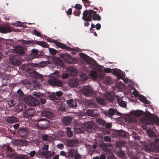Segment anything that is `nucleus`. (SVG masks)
Here are the masks:
<instances>
[{
  "label": "nucleus",
  "mask_w": 159,
  "mask_h": 159,
  "mask_svg": "<svg viewBox=\"0 0 159 159\" xmlns=\"http://www.w3.org/2000/svg\"><path fill=\"white\" fill-rule=\"evenodd\" d=\"M82 19L84 21H91L92 19L93 20L100 21L101 20L100 16L97 14V12L93 10H86L83 12Z\"/></svg>",
  "instance_id": "f257e3e1"
},
{
  "label": "nucleus",
  "mask_w": 159,
  "mask_h": 159,
  "mask_svg": "<svg viewBox=\"0 0 159 159\" xmlns=\"http://www.w3.org/2000/svg\"><path fill=\"white\" fill-rule=\"evenodd\" d=\"M49 124V122L48 120L43 118L37 120L35 122V125L39 129L42 130L49 128L50 126Z\"/></svg>",
  "instance_id": "f03ea898"
},
{
  "label": "nucleus",
  "mask_w": 159,
  "mask_h": 159,
  "mask_svg": "<svg viewBox=\"0 0 159 159\" xmlns=\"http://www.w3.org/2000/svg\"><path fill=\"white\" fill-rule=\"evenodd\" d=\"M143 113L142 111H134L132 112L131 115L128 117V121L132 123L136 122L138 117L142 116Z\"/></svg>",
  "instance_id": "7ed1b4c3"
},
{
  "label": "nucleus",
  "mask_w": 159,
  "mask_h": 159,
  "mask_svg": "<svg viewBox=\"0 0 159 159\" xmlns=\"http://www.w3.org/2000/svg\"><path fill=\"white\" fill-rule=\"evenodd\" d=\"M81 91V93L86 96L95 97L96 94L93 92L92 88L89 86H86L82 87Z\"/></svg>",
  "instance_id": "20e7f679"
},
{
  "label": "nucleus",
  "mask_w": 159,
  "mask_h": 159,
  "mask_svg": "<svg viewBox=\"0 0 159 159\" xmlns=\"http://www.w3.org/2000/svg\"><path fill=\"white\" fill-rule=\"evenodd\" d=\"M25 102L30 106H36L38 105L39 102L37 99L30 95H27L24 98Z\"/></svg>",
  "instance_id": "39448f33"
},
{
  "label": "nucleus",
  "mask_w": 159,
  "mask_h": 159,
  "mask_svg": "<svg viewBox=\"0 0 159 159\" xmlns=\"http://www.w3.org/2000/svg\"><path fill=\"white\" fill-rule=\"evenodd\" d=\"M49 84L54 86L62 87L63 85V82L57 78L52 77L50 78L48 80Z\"/></svg>",
  "instance_id": "423d86ee"
},
{
  "label": "nucleus",
  "mask_w": 159,
  "mask_h": 159,
  "mask_svg": "<svg viewBox=\"0 0 159 159\" xmlns=\"http://www.w3.org/2000/svg\"><path fill=\"white\" fill-rule=\"evenodd\" d=\"M30 133L29 130L27 128H20L18 130V133L19 136L25 139L28 137Z\"/></svg>",
  "instance_id": "0eeeda50"
},
{
  "label": "nucleus",
  "mask_w": 159,
  "mask_h": 159,
  "mask_svg": "<svg viewBox=\"0 0 159 159\" xmlns=\"http://www.w3.org/2000/svg\"><path fill=\"white\" fill-rule=\"evenodd\" d=\"M63 93L61 91H57L56 92H53L52 94L49 95L48 96V98L49 99H51L53 101L56 102H59L60 100L57 98L56 97V96L57 97H60L62 95Z\"/></svg>",
  "instance_id": "6e6552de"
},
{
  "label": "nucleus",
  "mask_w": 159,
  "mask_h": 159,
  "mask_svg": "<svg viewBox=\"0 0 159 159\" xmlns=\"http://www.w3.org/2000/svg\"><path fill=\"white\" fill-rule=\"evenodd\" d=\"M21 58L19 55L11 56L9 58V61L13 65L17 66L21 64Z\"/></svg>",
  "instance_id": "1a4fd4ad"
},
{
  "label": "nucleus",
  "mask_w": 159,
  "mask_h": 159,
  "mask_svg": "<svg viewBox=\"0 0 159 159\" xmlns=\"http://www.w3.org/2000/svg\"><path fill=\"white\" fill-rule=\"evenodd\" d=\"M35 110L32 108L26 109L23 113V116L25 118L30 119L33 117L35 114Z\"/></svg>",
  "instance_id": "9d476101"
},
{
  "label": "nucleus",
  "mask_w": 159,
  "mask_h": 159,
  "mask_svg": "<svg viewBox=\"0 0 159 159\" xmlns=\"http://www.w3.org/2000/svg\"><path fill=\"white\" fill-rule=\"evenodd\" d=\"M152 151L159 152V139H154V142L151 143L150 149L149 150Z\"/></svg>",
  "instance_id": "9b49d317"
},
{
  "label": "nucleus",
  "mask_w": 159,
  "mask_h": 159,
  "mask_svg": "<svg viewBox=\"0 0 159 159\" xmlns=\"http://www.w3.org/2000/svg\"><path fill=\"white\" fill-rule=\"evenodd\" d=\"M7 157L10 158L15 159H29V158L27 155L22 154H8L7 155Z\"/></svg>",
  "instance_id": "f8f14e48"
},
{
  "label": "nucleus",
  "mask_w": 159,
  "mask_h": 159,
  "mask_svg": "<svg viewBox=\"0 0 159 159\" xmlns=\"http://www.w3.org/2000/svg\"><path fill=\"white\" fill-rule=\"evenodd\" d=\"M85 124L84 123L78 122L75 125L74 130L75 133H80L83 132L84 128H85Z\"/></svg>",
  "instance_id": "ddd939ff"
},
{
  "label": "nucleus",
  "mask_w": 159,
  "mask_h": 159,
  "mask_svg": "<svg viewBox=\"0 0 159 159\" xmlns=\"http://www.w3.org/2000/svg\"><path fill=\"white\" fill-rule=\"evenodd\" d=\"M40 115L49 119L53 118L54 116V113L48 109H45L41 111Z\"/></svg>",
  "instance_id": "4468645a"
},
{
  "label": "nucleus",
  "mask_w": 159,
  "mask_h": 159,
  "mask_svg": "<svg viewBox=\"0 0 159 159\" xmlns=\"http://www.w3.org/2000/svg\"><path fill=\"white\" fill-rule=\"evenodd\" d=\"M104 114L107 116L110 117L114 115H120V113L116 109L113 108H111L109 111H105L104 112Z\"/></svg>",
  "instance_id": "2eb2a0df"
},
{
  "label": "nucleus",
  "mask_w": 159,
  "mask_h": 159,
  "mask_svg": "<svg viewBox=\"0 0 159 159\" xmlns=\"http://www.w3.org/2000/svg\"><path fill=\"white\" fill-rule=\"evenodd\" d=\"M42 155L43 157L47 159L49 157L52 156L54 155V153L51 152L49 151H46V152H39L36 155L37 156L39 157L40 155Z\"/></svg>",
  "instance_id": "dca6fc26"
},
{
  "label": "nucleus",
  "mask_w": 159,
  "mask_h": 159,
  "mask_svg": "<svg viewBox=\"0 0 159 159\" xmlns=\"http://www.w3.org/2000/svg\"><path fill=\"white\" fill-rule=\"evenodd\" d=\"M66 103L68 105V107L70 109L72 108L75 109L77 108V105L76 101L72 99L67 100Z\"/></svg>",
  "instance_id": "f3484780"
},
{
  "label": "nucleus",
  "mask_w": 159,
  "mask_h": 159,
  "mask_svg": "<svg viewBox=\"0 0 159 159\" xmlns=\"http://www.w3.org/2000/svg\"><path fill=\"white\" fill-rule=\"evenodd\" d=\"M61 57L66 62L72 64L73 58L70 55L67 53L61 54H60Z\"/></svg>",
  "instance_id": "a211bd4d"
},
{
  "label": "nucleus",
  "mask_w": 159,
  "mask_h": 159,
  "mask_svg": "<svg viewBox=\"0 0 159 159\" xmlns=\"http://www.w3.org/2000/svg\"><path fill=\"white\" fill-rule=\"evenodd\" d=\"M85 128L87 129H95L97 128V124L92 121L84 123Z\"/></svg>",
  "instance_id": "6ab92c4d"
},
{
  "label": "nucleus",
  "mask_w": 159,
  "mask_h": 159,
  "mask_svg": "<svg viewBox=\"0 0 159 159\" xmlns=\"http://www.w3.org/2000/svg\"><path fill=\"white\" fill-rule=\"evenodd\" d=\"M72 120V118L70 116H66L63 117L62 122V124L66 126L70 125L71 123Z\"/></svg>",
  "instance_id": "aec40b11"
},
{
  "label": "nucleus",
  "mask_w": 159,
  "mask_h": 159,
  "mask_svg": "<svg viewBox=\"0 0 159 159\" xmlns=\"http://www.w3.org/2000/svg\"><path fill=\"white\" fill-rule=\"evenodd\" d=\"M14 144L16 146H26L28 143V142L25 140L17 139L14 141Z\"/></svg>",
  "instance_id": "412c9836"
},
{
  "label": "nucleus",
  "mask_w": 159,
  "mask_h": 159,
  "mask_svg": "<svg viewBox=\"0 0 159 159\" xmlns=\"http://www.w3.org/2000/svg\"><path fill=\"white\" fill-rule=\"evenodd\" d=\"M6 121L9 124H12L17 122L19 121V119L17 117L13 116H9L6 119Z\"/></svg>",
  "instance_id": "4be33fe9"
},
{
  "label": "nucleus",
  "mask_w": 159,
  "mask_h": 159,
  "mask_svg": "<svg viewBox=\"0 0 159 159\" xmlns=\"http://www.w3.org/2000/svg\"><path fill=\"white\" fill-rule=\"evenodd\" d=\"M87 114L89 116L94 117H97L99 116L98 111L97 109L88 110H87Z\"/></svg>",
  "instance_id": "5701e85b"
},
{
  "label": "nucleus",
  "mask_w": 159,
  "mask_h": 159,
  "mask_svg": "<svg viewBox=\"0 0 159 159\" xmlns=\"http://www.w3.org/2000/svg\"><path fill=\"white\" fill-rule=\"evenodd\" d=\"M55 44L57 46L62 49H66L68 51H72L73 50L72 48L67 46L65 44L58 42L57 41L55 43Z\"/></svg>",
  "instance_id": "b1692460"
},
{
  "label": "nucleus",
  "mask_w": 159,
  "mask_h": 159,
  "mask_svg": "<svg viewBox=\"0 0 159 159\" xmlns=\"http://www.w3.org/2000/svg\"><path fill=\"white\" fill-rule=\"evenodd\" d=\"M79 84V80L75 78L70 79L68 82L69 85L70 87H76Z\"/></svg>",
  "instance_id": "393cba45"
},
{
  "label": "nucleus",
  "mask_w": 159,
  "mask_h": 159,
  "mask_svg": "<svg viewBox=\"0 0 159 159\" xmlns=\"http://www.w3.org/2000/svg\"><path fill=\"white\" fill-rule=\"evenodd\" d=\"M67 71L69 75L73 76L76 75L78 73L77 69L72 67L67 68Z\"/></svg>",
  "instance_id": "a878e982"
},
{
  "label": "nucleus",
  "mask_w": 159,
  "mask_h": 159,
  "mask_svg": "<svg viewBox=\"0 0 159 159\" xmlns=\"http://www.w3.org/2000/svg\"><path fill=\"white\" fill-rule=\"evenodd\" d=\"M78 141L76 139L68 140L66 142V144L69 147H73L78 144Z\"/></svg>",
  "instance_id": "bb28decb"
},
{
  "label": "nucleus",
  "mask_w": 159,
  "mask_h": 159,
  "mask_svg": "<svg viewBox=\"0 0 159 159\" xmlns=\"http://www.w3.org/2000/svg\"><path fill=\"white\" fill-rule=\"evenodd\" d=\"M11 31L10 27L8 26H0V33H7L11 32Z\"/></svg>",
  "instance_id": "cd10ccee"
},
{
  "label": "nucleus",
  "mask_w": 159,
  "mask_h": 159,
  "mask_svg": "<svg viewBox=\"0 0 159 159\" xmlns=\"http://www.w3.org/2000/svg\"><path fill=\"white\" fill-rule=\"evenodd\" d=\"M38 50L34 49H32L30 54L29 55V60H31L34 58L38 57Z\"/></svg>",
  "instance_id": "c85d7f7f"
},
{
  "label": "nucleus",
  "mask_w": 159,
  "mask_h": 159,
  "mask_svg": "<svg viewBox=\"0 0 159 159\" xmlns=\"http://www.w3.org/2000/svg\"><path fill=\"white\" fill-rule=\"evenodd\" d=\"M14 51L16 53L20 54H23L24 53L25 49L24 48L21 46H18L13 49Z\"/></svg>",
  "instance_id": "c756f323"
},
{
  "label": "nucleus",
  "mask_w": 159,
  "mask_h": 159,
  "mask_svg": "<svg viewBox=\"0 0 159 159\" xmlns=\"http://www.w3.org/2000/svg\"><path fill=\"white\" fill-rule=\"evenodd\" d=\"M147 122L148 125H153L155 123L158 124H159V117H157L150 119L148 120Z\"/></svg>",
  "instance_id": "7c9ffc66"
},
{
  "label": "nucleus",
  "mask_w": 159,
  "mask_h": 159,
  "mask_svg": "<svg viewBox=\"0 0 159 159\" xmlns=\"http://www.w3.org/2000/svg\"><path fill=\"white\" fill-rule=\"evenodd\" d=\"M77 153V150L75 149H71L67 152V157L71 159L74 157V155Z\"/></svg>",
  "instance_id": "2f4dec72"
},
{
  "label": "nucleus",
  "mask_w": 159,
  "mask_h": 159,
  "mask_svg": "<svg viewBox=\"0 0 159 159\" xmlns=\"http://www.w3.org/2000/svg\"><path fill=\"white\" fill-rule=\"evenodd\" d=\"M30 76L37 79H40L43 78V76L37 71H33L30 73Z\"/></svg>",
  "instance_id": "473e14b6"
},
{
  "label": "nucleus",
  "mask_w": 159,
  "mask_h": 159,
  "mask_svg": "<svg viewBox=\"0 0 159 159\" xmlns=\"http://www.w3.org/2000/svg\"><path fill=\"white\" fill-rule=\"evenodd\" d=\"M40 138L42 140L44 141H51L52 139V137L48 136L47 134H42L40 135Z\"/></svg>",
  "instance_id": "72a5a7b5"
},
{
  "label": "nucleus",
  "mask_w": 159,
  "mask_h": 159,
  "mask_svg": "<svg viewBox=\"0 0 159 159\" xmlns=\"http://www.w3.org/2000/svg\"><path fill=\"white\" fill-rule=\"evenodd\" d=\"M112 146V144L110 143H102L99 144L100 147L105 150L107 149V147H111Z\"/></svg>",
  "instance_id": "f704fd0d"
},
{
  "label": "nucleus",
  "mask_w": 159,
  "mask_h": 159,
  "mask_svg": "<svg viewBox=\"0 0 159 159\" xmlns=\"http://www.w3.org/2000/svg\"><path fill=\"white\" fill-rule=\"evenodd\" d=\"M34 43L39 45L43 48H48L49 47V45L46 42L42 41H36Z\"/></svg>",
  "instance_id": "c9c22d12"
},
{
  "label": "nucleus",
  "mask_w": 159,
  "mask_h": 159,
  "mask_svg": "<svg viewBox=\"0 0 159 159\" xmlns=\"http://www.w3.org/2000/svg\"><path fill=\"white\" fill-rule=\"evenodd\" d=\"M104 98L110 101H112L114 99V97L110 93H106L104 96Z\"/></svg>",
  "instance_id": "e433bc0d"
},
{
  "label": "nucleus",
  "mask_w": 159,
  "mask_h": 159,
  "mask_svg": "<svg viewBox=\"0 0 159 159\" xmlns=\"http://www.w3.org/2000/svg\"><path fill=\"white\" fill-rule=\"evenodd\" d=\"M2 68L4 71H10L11 70V67L8 64L4 63L2 66Z\"/></svg>",
  "instance_id": "4c0bfd02"
},
{
  "label": "nucleus",
  "mask_w": 159,
  "mask_h": 159,
  "mask_svg": "<svg viewBox=\"0 0 159 159\" xmlns=\"http://www.w3.org/2000/svg\"><path fill=\"white\" fill-rule=\"evenodd\" d=\"M53 61L57 64L60 65L61 67H63L64 63L58 57H55L53 59Z\"/></svg>",
  "instance_id": "58836bf2"
},
{
  "label": "nucleus",
  "mask_w": 159,
  "mask_h": 159,
  "mask_svg": "<svg viewBox=\"0 0 159 159\" xmlns=\"http://www.w3.org/2000/svg\"><path fill=\"white\" fill-rule=\"evenodd\" d=\"M105 153L107 159H113L114 156L112 152L110 151H106Z\"/></svg>",
  "instance_id": "ea45409f"
},
{
  "label": "nucleus",
  "mask_w": 159,
  "mask_h": 159,
  "mask_svg": "<svg viewBox=\"0 0 159 159\" xmlns=\"http://www.w3.org/2000/svg\"><path fill=\"white\" fill-rule=\"evenodd\" d=\"M117 101L118 104L121 107H125L126 106V104L125 102L122 100L120 98H117Z\"/></svg>",
  "instance_id": "a19ab883"
},
{
  "label": "nucleus",
  "mask_w": 159,
  "mask_h": 159,
  "mask_svg": "<svg viewBox=\"0 0 159 159\" xmlns=\"http://www.w3.org/2000/svg\"><path fill=\"white\" fill-rule=\"evenodd\" d=\"M139 99L141 102L145 104L149 103L147 99L146 98L142 95H139Z\"/></svg>",
  "instance_id": "79ce46f5"
},
{
  "label": "nucleus",
  "mask_w": 159,
  "mask_h": 159,
  "mask_svg": "<svg viewBox=\"0 0 159 159\" xmlns=\"http://www.w3.org/2000/svg\"><path fill=\"white\" fill-rule=\"evenodd\" d=\"M25 107L21 105H18L15 107V110L17 112H20L22 111Z\"/></svg>",
  "instance_id": "37998d69"
},
{
  "label": "nucleus",
  "mask_w": 159,
  "mask_h": 159,
  "mask_svg": "<svg viewBox=\"0 0 159 159\" xmlns=\"http://www.w3.org/2000/svg\"><path fill=\"white\" fill-rule=\"evenodd\" d=\"M96 100L98 103L101 105H105L106 104V102L103 99L101 98H96Z\"/></svg>",
  "instance_id": "c03bdc74"
},
{
  "label": "nucleus",
  "mask_w": 159,
  "mask_h": 159,
  "mask_svg": "<svg viewBox=\"0 0 159 159\" xmlns=\"http://www.w3.org/2000/svg\"><path fill=\"white\" fill-rule=\"evenodd\" d=\"M21 84L23 85H24L27 87H28L30 86L31 83L29 80L25 79L21 80Z\"/></svg>",
  "instance_id": "a18cd8bd"
},
{
  "label": "nucleus",
  "mask_w": 159,
  "mask_h": 159,
  "mask_svg": "<svg viewBox=\"0 0 159 159\" xmlns=\"http://www.w3.org/2000/svg\"><path fill=\"white\" fill-rule=\"evenodd\" d=\"M117 133L118 135L120 137H125L127 136L126 133L122 129L118 130Z\"/></svg>",
  "instance_id": "49530a36"
},
{
  "label": "nucleus",
  "mask_w": 159,
  "mask_h": 159,
  "mask_svg": "<svg viewBox=\"0 0 159 159\" xmlns=\"http://www.w3.org/2000/svg\"><path fill=\"white\" fill-rule=\"evenodd\" d=\"M121 73V72L117 70L114 71L113 72V74L118 78H122Z\"/></svg>",
  "instance_id": "de8ad7c7"
},
{
  "label": "nucleus",
  "mask_w": 159,
  "mask_h": 159,
  "mask_svg": "<svg viewBox=\"0 0 159 159\" xmlns=\"http://www.w3.org/2000/svg\"><path fill=\"white\" fill-rule=\"evenodd\" d=\"M3 148L5 150H6L7 152L8 153H9L12 152L14 151V150L12 149L11 147L9 146L8 144L7 145L6 144L5 146Z\"/></svg>",
  "instance_id": "09e8293b"
},
{
  "label": "nucleus",
  "mask_w": 159,
  "mask_h": 159,
  "mask_svg": "<svg viewBox=\"0 0 159 159\" xmlns=\"http://www.w3.org/2000/svg\"><path fill=\"white\" fill-rule=\"evenodd\" d=\"M66 133L67 136L69 137H71L73 135V133L71 131V129L69 127H67L66 128Z\"/></svg>",
  "instance_id": "8fccbe9b"
},
{
  "label": "nucleus",
  "mask_w": 159,
  "mask_h": 159,
  "mask_svg": "<svg viewBox=\"0 0 159 159\" xmlns=\"http://www.w3.org/2000/svg\"><path fill=\"white\" fill-rule=\"evenodd\" d=\"M59 109L62 111H66L68 110V108L64 104H62L60 106Z\"/></svg>",
  "instance_id": "3c124183"
},
{
  "label": "nucleus",
  "mask_w": 159,
  "mask_h": 159,
  "mask_svg": "<svg viewBox=\"0 0 159 159\" xmlns=\"http://www.w3.org/2000/svg\"><path fill=\"white\" fill-rule=\"evenodd\" d=\"M8 106L10 107H13L16 103L15 101L13 99H10L7 102Z\"/></svg>",
  "instance_id": "603ef678"
},
{
  "label": "nucleus",
  "mask_w": 159,
  "mask_h": 159,
  "mask_svg": "<svg viewBox=\"0 0 159 159\" xmlns=\"http://www.w3.org/2000/svg\"><path fill=\"white\" fill-rule=\"evenodd\" d=\"M17 94L20 98H23L24 96V94L23 91L19 89L17 91Z\"/></svg>",
  "instance_id": "864d4df0"
},
{
  "label": "nucleus",
  "mask_w": 159,
  "mask_h": 159,
  "mask_svg": "<svg viewBox=\"0 0 159 159\" xmlns=\"http://www.w3.org/2000/svg\"><path fill=\"white\" fill-rule=\"evenodd\" d=\"M105 82L107 84L112 83V81L111 77L110 76L107 77L105 80Z\"/></svg>",
  "instance_id": "5fc2aeb1"
},
{
  "label": "nucleus",
  "mask_w": 159,
  "mask_h": 159,
  "mask_svg": "<svg viewBox=\"0 0 159 159\" xmlns=\"http://www.w3.org/2000/svg\"><path fill=\"white\" fill-rule=\"evenodd\" d=\"M21 69L22 70H24L25 71H28L29 69V67L28 65L24 64L21 66Z\"/></svg>",
  "instance_id": "6e6d98bb"
},
{
  "label": "nucleus",
  "mask_w": 159,
  "mask_h": 159,
  "mask_svg": "<svg viewBox=\"0 0 159 159\" xmlns=\"http://www.w3.org/2000/svg\"><path fill=\"white\" fill-rule=\"evenodd\" d=\"M89 106L90 107L97 108L98 106L95 102H91L89 103Z\"/></svg>",
  "instance_id": "4d7b16f0"
},
{
  "label": "nucleus",
  "mask_w": 159,
  "mask_h": 159,
  "mask_svg": "<svg viewBox=\"0 0 159 159\" xmlns=\"http://www.w3.org/2000/svg\"><path fill=\"white\" fill-rule=\"evenodd\" d=\"M97 73L94 70H92L91 71L90 74V76L92 78H96L97 77Z\"/></svg>",
  "instance_id": "13d9d810"
},
{
  "label": "nucleus",
  "mask_w": 159,
  "mask_h": 159,
  "mask_svg": "<svg viewBox=\"0 0 159 159\" xmlns=\"http://www.w3.org/2000/svg\"><path fill=\"white\" fill-rule=\"evenodd\" d=\"M49 52L52 55H55L57 52V51L54 49L52 48H49Z\"/></svg>",
  "instance_id": "bf43d9fd"
},
{
  "label": "nucleus",
  "mask_w": 159,
  "mask_h": 159,
  "mask_svg": "<svg viewBox=\"0 0 159 159\" xmlns=\"http://www.w3.org/2000/svg\"><path fill=\"white\" fill-rule=\"evenodd\" d=\"M118 154L119 157L123 158L125 156V153L121 151L120 150V151L118 152Z\"/></svg>",
  "instance_id": "052dcab7"
},
{
  "label": "nucleus",
  "mask_w": 159,
  "mask_h": 159,
  "mask_svg": "<svg viewBox=\"0 0 159 159\" xmlns=\"http://www.w3.org/2000/svg\"><path fill=\"white\" fill-rule=\"evenodd\" d=\"M103 139L105 141L111 142V139L109 136H105L103 138Z\"/></svg>",
  "instance_id": "680f3d73"
},
{
  "label": "nucleus",
  "mask_w": 159,
  "mask_h": 159,
  "mask_svg": "<svg viewBox=\"0 0 159 159\" xmlns=\"http://www.w3.org/2000/svg\"><path fill=\"white\" fill-rule=\"evenodd\" d=\"M80 77L81 80H84L87 79V76L86 74L82 73L80 75Z\"/></svg>",
  "instance_id": "e2e57ef3"
},
{
  "label": "nucleus",
  "mask_w": 159,
  "mask_h": 159,
  "mask_svg": "<svg viewBox=\"0 0 159 159\" xmlns=\"http://www.w3.org/2000/svg\"><path fill=\"white\" fill-rule=\"evenodd\" d=\"M33 34L34 35L38 37H41V33L37 31L36 30H33Z\"/></svg>",
  "instance_id": "0e129e2a"
},
{
  "label": "nucleus",
  "mask_w": 159,
  "mask_h": 159,
  "mask_svg": "<svg viewBox=\"0 0 159 159\" xmlns=\"http://www.w3.org/2000/svg\"><path fill=\"white\" fill-rule=\"evenodd\" d=\"M9 77L8 76L3 77L2 80V82H3L7 83V81L9 80Z\"/></svg>",
  "instance_id": "69168bd1"
},
{
  "label": "nucleus",
  "mask_w": 159,
  "mask_h": 159,
  "mask_svg": "<svg viewBox=\"0 0 159 159\" xmlns=\"http://www.w3.org/2000/svg\"><path fill=\"white\" fill-rule=\"evenodd\" d=\"M74 7L78 10H81L82 8V6L79 4H76L75 6Z\"/></svg>",
  "instance_id": "338daca9"
},
{
  "label": "nucleus",
  "mask_w": 159,
  "mask_h": 159,
  "mask_svg": "<svg viewBox=\"0 0 159 159\" xmlns=\"http://www.w3.org/2000/svg\"><path fill=\"white\" fill-rule=\"evenodd\" d=\"M74 157L75 159H80L81 158V156L78 153L77 150V153L75 154Z\"/></svg>",
  "instance_id": "774afa93"
}]
</instances>
